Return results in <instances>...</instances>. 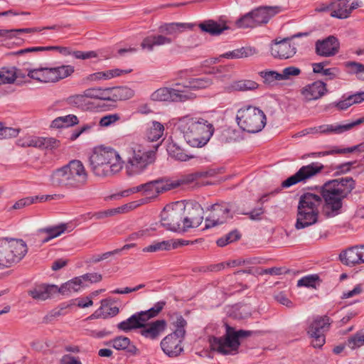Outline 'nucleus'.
Here are the masks:
<instances>
[{"instance_id": "58", "label": "nucleus", "mask_w": 364, "mask_h": 364, "mask_svg": "<svg viewBox=\"0 0 364 364\" xmlns=\"http://www.w3.org/2000/svg\"><path fill=\"white\" fill-rule=\"evenodd\" d=\"M301 73V70L294 66H289L282 70L281 74L282 80L290 78L291 76H297Z\"/></svg>"}, {"instance_id": "45", "label": "nucleus", "mask_w": 364, "mask_h": 364, "mask_svg": "<svg viewBox=\"0 0 364 364\" xmlns=\"http://www.w3.org/2000/svg\"><path fill=\"white\" fill-rule=\"evenodd\" d=\"M252 49L251 48H245L242 47L241 48L235 49L232 51L227 52L220 55L222 58H225L228 59H236L247 57L249 55H252Z\"/></svg>"}, {"instance_id": "61", "label": "nucleus", "mask_w": 364, "mask_h": 364, "mask_svg": "<svg viewBox=\"0 0 364 364\" xmlns=\"http://www.w3.org/2000/svg\"><path fill=\"white\" fill-rule=\"evenodd\" d=\"M361 147H364V144H360L351 147L345 148V149H334L333 154H347L352 153L355 151H358L360 152H364V149H361Z\"/></svg>"}, {"instance_id": "35", "label": "nucleus", "mask_w": 364, "mask_h": 364, "mask_svg": "<svg viewBox=\"0 0 364 364\" xmlns=\"http://www.w3.org/2000/svg\"><path fill=\"white\" fill-rule=\"evenodd\" d=\"M28 76L41 82H53L50 70L48 68L28 70Z\"/></svg>"}, {"instance_id": "31", "label": "nucleus", "mask_w": 364, "mask_h": 364, "mask_svg": "<svg viewBox=\"0 0 364 364\" xmlns=\"http://www.w3.org/2000/svg\"><path fill=\"white\" fill-rule=\"evenodd\" d=\"M330 324V318L328 316L317 317L311 323L308 330V334H324L328 330Z\"/></svg>"}, {"instance_id": "12", "label": "nucleus", "mask_w": 364, "mask_h": 364, "mask_svg": "<svg viewBox=\"0 0 364 364\" xmlns=\"http://www.w3.org/2000/svg\"><path fill=\"white\" fill-rule=\"evenodd\" d=\"M324 166L318 162H313L309 165L301 166L294 175L289 177L282 183V188H289L300 182H306L307 180L321 173Z\"/></svg>"}, {"instance_id": "21", "label": "nucleus", "mask_w": 364, "mask_h": 364, "mask_svg": "<svg viewBox=\"0 0 364 364\" xmlns=\"http://www.w3.org/2000/svg\"><path fill=\"white\" fill-rule=\"evenodd\" d=\"M167 322L164 319L156 320L141 328L140 334L146 338L155 340L165 331Z\"/></svg>"}, {"instance_id": "51", "label": "nucleus", "mask_w": 364, "mask_h": 364, "mask_svg": "<svg viewBox=\"0 0 364 364\" xmlns=\"http://www.w3.org/2000/svg\"><path fill=\"white\" fill-rule=\"evenodd\" d=\"M363 345L364 333H356L354 336L350 337L346 342V346L352 350L360 348Z\"/></svg>"}, {"instance_id": "29", "label": "nucleus", "mask_w": 364, "mask_h": 364, "mask_svg": "<svg viewBox=\"0 0 364 364\" xmlns=\"http://www.w3.org/2000/svg\"><path fill=\"white\" fill-rule=\"evenodd\" d=\"M169 320L171 324L173 326L174 331L172 333L178 336V338H184L186 335V327L187 322L183 316L177 312L169 314Z\"/></svg>"}, {"instance_id": "59", "label": "nucleus", "mask_w": 364, "mask_h": 364, "mask_svg": "<svg viewBox=\"0 0 364 364\" xmlns=\"http://www.w3.org/2000/svg\"><path fill=\"white\" fill-rule=\"evenodd\" d=\"M364 122V117H361L351 123L346 124H337V130L338 132V134H341L344 132L348 131L353 127L359 125Z\"/></svg>"}, {"instance_id": "28", "label": "nucleus", "mask_w": 364, "mask_h": 364, "mask_svg": "<svg viewBox=\"0 0 364 364\" xmlns=\"http://www.w3.org/2000/svg\"><path fill=\"white\" fill-rule=\"evenodd\" d=\"M258 87L259 85L255 81L243 79L232 82L229 85L225 87V90L228 92L235 91L247 92L255 90Z\"/></svg>"}, {"instance_id": "13", "label": "nucleus", "mask_w": 364, "mask_h": 364, "mask_svg": "<svg viewBox=\"0 0 364 364\" xmlns=\"http://www.w3.org/2000/svg\"><path fill=\"white\" fill-rule=\"evenodd\" d=\"M208 210H210V214L205 220V229L222 225L231 218L230 209L227 204H213Z\"/></svg>"}, {"instance_id": "1", "label": "nucleus", "mask_w": 364, "mask_h": 364, "mask_svg": "<svg viewBox=\"0 0 364 364\" xmlns=\"http://www.w3.org/2000/svg\"><path fill=\"white\" fill-rule=\"evenodd\" d=\"M355 188V181L352 177L329 180L321 187V196L310 192L303 193L299 197L298 206L319 211L323 204V215L332 218L343 213L344 200Z\"/></svg>"}, {"instance_id": "50", "label": "nucleus", "mask_w": 364, "mask_h": 364, "mask_svg": "<svg viewBox=\"0 0 364 364\" xmlns=\"http://www.w3.org/2000/svg\"><path fill=\"white\" fill-rule=\"evenodd\" d=\"M38 144H41V146H38V149H53L59 146L60 141L52 137H38Z\"/></svg>"}, {"instance_id": "7", "label": "nucleus", "mask_w": 364, "mask_h": 364, "mask_svg": "<svg viewBox=\"0 0 364 364\" xmlns=\"http://www.w3.org/2000/svg\"><path fill=\"white\" fill-rule=\"evenodd\" d=\"M27 252V245L23 240L0 238V269L18 263Z\"/></svg>"}, {"instance_id": "3", "label": "nucleus", "mask_w": 364, "mask_h": 364, "mask_svg": "<svg viewBox=\"0 0 364 364\" xmlns=\"http://www.w3.org/2000/svg\"><path fill=\"white\" fill-rule=\"evenodd\" d=\"M178 129L187 144L193 147H203L214 133V127L208 120L196 115L187 114L179 118Z\"/></svg>"}, {"instance_id": "6", "label": "nucleus", "mask_w": 364, "mask_h": 364, "mask_svg": "<svg viewBox=\"0 0 364 364\" xmlns=\"http://www.w3.org/2000/svg\"><path fill=\"white\" fill-rule=\"evenodd\" d=\"M252 333L245 330L235 331L234 328L226 324V333L224 336L210 338V348L223 355L234 354L240 346L239 339L250 336Z\"/></svg>"}, {"instance_id": "62", "label": "nucleus", "mask_w": 364, "mask_h": 364, "mask_svg": "<svg viewBox=\"0 0 364 364\" xmlns=\"http://www.w3.org/2000/svg\"><path fill=\"white\" fill-rule=\"evenodd\" d=\"M309 336L312 338L311 344L314 348H321L325 343V335L324 334H316V335H309Z\"/></svg>"}, {"instance_id": "16", "label": "nucleus", "mask_w": 364, "mask_h": 364, "mask_svg": "<svg viewBox=\"0 0 364 364\" xmlns=\"http://www.w3.org/2000/svg\"><path fill=\"white\" fill-rule=\"evenodd\" d=\"M301 95L304 102L316 100L328 92L326 84L321 80L308 84L301 90Z\"/></svg>"}, {"instance_id": "55", "label": "nucleus", "mask_w": 364, "mask_h": 364, "mask_svg": "<svg viewBox=\"0 0 364 364\" xmlns=\"http://www.w3.org/2000/svg\"><path fill=\"white\" fill-rule=\"evenodd\" d=\"M86 96L83 92L82 95H75L68 98V103L76 107H82L86 105Z\"/></svg>"}, {"instance_id": "60", "label": "nucleus", "mask_w": 364, "mask_h": 364, "mask_svg": "<svg viewBox=\"0 0 364 364\" xmlns=\"http://www.w3.org/2000/svg\"><path fill=\"white\" fill-rule=\"evenodd\" d=\"M1 139L16 137L19 133L18 129L8 127L3 125Z\"/></svg>"}, {"instance_id": "22", "label": "nucleus", "mask_w": 364, "mask_h": 364, "mask_svg": "<svg viewBox=\"0 0 364 364\" xmlns=\"http://www.w3.org/2000/svg\"><path fill=\"white\" fill-rule=\"evenodd\" d=\"M43 51L57 50L64 56L73 55L76 59L86 60L94 58L97 56L95 51H73L70 47L63 46H43Z\"/></svg>"}, {"instance_id": "27", "label": "nucleus", "mask_w": 364, "mask_h": 364, "mask_svg": "<svg viewBox=\"0 0 364 364\" xmlns=\"http://www.w3.org/2000/svg\"><path fill=\"white\" fill-rule=\"evenodd\" d=\"M58 287L56 285L42 284L36 287L29 291V294L35 299L46 300L53 294L58 293Z\"/></svg>"}, {"instance_id": "63", "label": "nucleus", "mask_w": 364, "mask_h": 364, "mask_svg": "<svg viewBox=\"0 0 364 364\" xmlns=\"http://www.w3.org/2000/svg\"><path fill=\"white\" fill-rule=\"evenodd\" d=\"M139 312H140V314H141V315L142 316V318H143V320H144L145 323H146V322L149 319L156 317L159 315V314L153 307L150 308L148 310L141 311Z\"/></svg>"}, {"instance_id": "19", "label": "nucleus", "mask_w": 364, "mask_h": 364, "mask_svg": "<svg viewBox=\"0 0 364 364\" xmlns=\"http://www.w3.org/2000/svg\"><path fill=\"white\" fill-rule=\"evenodd\" d=\"M183 339V338L170 333L161 341V349L169 357L178 356L183 350L181 346Z\"/></svg>"}, {"instance_id": "39", "label": "nucleus", "mask_w": 364, "mask_h": 364, "mask_svg": "<svg viewBox=\"0 0 364 364\" xmlns=\"http://www.w3.org/2000/svg\"><path fill=\"white\" fill-rule=\"evenodd\" d=\"M102 306L100 309L97 310L90 318H100L103 317L104 318L108 316H114L119 313V308L117 306H109V303L107 300H102L101 301Z\"/></svg>"}, {"instance_id": "25", "label": "nucleus", "mask_w": 364, "mask_h": 364, "mask_svg": "<svg viewBox=\"0 0 364 364\" xmlns=\"http://www.w3.org/2000/svg\"><path fill=\"white\" fill-rule=\"evenodd\" d=\"M145 323L142 318L140 312H136L129 317L127 319L119 323L117 328L124 332H129L134 329L144 327Z\"/></svg>"}, {"instance_id": "8", "label": "nucleus", "mask_w": 364, "mask_h": 364, "mask_svg": "<svg viewBox=\"0 0 364 364\" xmlns=\"http://www.w3.org/2000/svg\"><path fill=\"white\" fill-rule=\"evenodd\" d=\"M236 120L240 128L249 133L262 131L267 122L264 112L252 105L240 108L237 112Z\"/></svg>"}, {"instance_id": "15", "label": "nucleus", "mask_w": 364, "mask_h": 364, "mask_svg": "<svg viewBox=\"0 0 364 364\" xmlns=\"http://www.w3.org/2000/svg\"><path fill=\"white\" fill-rule=\"evenodd\" d=\"M340 43L337 38L329 36L323 40H318L315 43L316 53L322 57H331L339 51Z\"/></svg>"}, {"instance_id": "47", "label": "nucleus", "mask_w": 364, "mask_h": 364, "mask_svg": "<svg viewBox=\"0 0 364 364\" xmlns=\"http://www.w3.org/2000/svg\"><path fill=\"white\" fill-rule=\"evenodd\" d=\"M171 250V241L164 240L161 242H156L153 244L144 247L142 251L144 252H154L159 250Z\"/></svg>"}, {"instance_id": "17", "label": "nucleus", "mask_w": 364, "mask_h": 364, "mask_svg": "<svg viewBox=\"0 0 364 364\" xmlns=\"http://www.w3.org/2000/svg\"><path fill=\"white\" fill-rule=\"evenodd\" d=\"M319 211L306 209L297 205L295 228L301 230L316 224L318 220Z\"/></svg>"}, {"instance_id": "32", "label": "nucleus", "mask_w": 364, "mask_h": 364, "mask_svg": "<svg viewBox=\"0 0 364 364\" xmlns=\"http://www.w3.org/2000/svg\"><path fill=\"white\" fill-rule=\"evenodd\" d=\"M198 26L202 31L211 36H219L224 31L229 29V27L225 23H219L213 20L204 21Z\"/></svg>"}, {"instance_id": "41", "label": "nucleus", "mask_w": 364, "mask_h": 364, "mask_svg": "<svg viewBox=\"0 0 364 364\" xmlns=\"http://www.w3.org/2000/svg\"><path fill=\"white\" fill-rule=\"evenodd\" d=\"M83 287L80 279L77 277L63 284L60 287H58V293L63 295H69L72 293L77 292Z\"/></svg>"}, {"instance_id": "24", "label": "nucleus", "mask_w": 364, "mask_h": 364, "mask_svg": "<svg viewBox=\"0 0 364 364\" xmlns=\"http://www.w3.org/2000/svg\"><path fill=\"white\" fill-rule=\"evenodd\" d=\"M173 184L164 182L161 179L154 180L144 183V193L151 196H156L159 193L173 188Z\"/></svg>"}, {"instance_id": "36", "label": "nucleus", "mask_w": 364, "mask_h": 364, "mask_svg": "<svg viewBox=\"0 0 364 364\" xmlns=\"http://www.w3.org/2000/svg\"><path fill=\"white\" fill-rule=\"evenodd\" d=\"M348 2L331 1V16L339 19H345L349 17Z\"/></svg>"}, {"instance_id": "33", "label": "nucleus", "mask_w": 364, "mask_h": 364, "mask_svg": "<svg viewBox=\"0 0 364 364\" xmlns=\"http://www.w3.org/2000/svg\"><path fill=\"white\" fill-rule=\"evenodd\" d=\"M166 151L171 158L178 161H186L193 158L192 156L188 155L184 150L173 140L167 144Z\"/></svg>"}, {"instance_id": "38", "label": "nucleus", "mask_w": 364, "mask_h": 364, "mask_svg": "<svg viewBox=\"0 0 364 364\" xmlns=\"http://www.w3.org/2000/svg\"><path fill=\"white\" fill-rule=\"evenodd\" d=\"M213 83V79L208 76L199 78H192L188 81L187 85L183 89L191 90H202L209 87Z\"/></svg>"}, {"instance_id": "11", "label": "nucleus", "mask_w": 364, "mask_h": 364, "mask_svg": "<svg viewBox=\"0 0 364 364\" xmlns=\"http://www.w3.org/2000/svg\"><path fill=\"white\" fill-rule=\"evenodd\" d=\"M183 230L186 232L191 228H198L203 222L204 210L201 205L196 201L182 202Z\"/></svg>"}, {"instance_id": "20", "label": "nucleus", "mask_w": 364, "mask_h": 364, "mask_svg": "<svg viewBox=\"0 0 364 364\" xmlns=\"http://www.w3.org/2000/svg\"><path fill=\"white\" fill-rule=\"evenodd\" d=\"M282 11L281 6H260L252 11L257 26L267 23L274 15Z\"/></svg>"}, {"instance_id": "37", "label": "nucleus", "mask_w": 364, "mask_h": 364, "mask_svg": "<svg viewBox=\"0 0 364 364\" xmlns=\"http://www.w3.org/2000/svg\"><path fill=\"white\" fill-rule=\"evenodd\" d=\"M67 229L65 224H61L56 226L48 227L41 228L38 230L39 234H46L47 235L42 238V243H46L51 239L57 237L63 234Z\"/></svg>"}, {"instance_id": "2", "label": "nucleus", "mask_w": 364, "mask_h": 364, "mask_svg": "<svg viewBox=\"0 0 364 364\" xmlns=\"http://www.w3.org/2000/svg\"><path fill=\"white\" fill-rule=\"evenodd\" d=\"M88 173L80 160H71L68 164L54 170L50 176L53 186L67 190H80L88 182Z\"/></svg>"}, {"instance_id": "34", "label": "nucleus", "mask_w": 364, "mask_h": 364, "mask_svg": "<svg viewBox=\"0 0 364 364\" xmlns=\"http://www.w3.org/2000/svg\"><path fill=\"white\" fill-rule=\"evenodd\" d=\"M50 73L53 82L70 76L75 71L74 67L70 65H63L55 68H50Z\"/></svg>"}, {"instance_id": "52", "label": "nucleus", "mask_w": 364, "mask_h": 364, "mask_svg": "<svg viewBox=\"0 0 364 364\" xmlns=\"http://www.w3.org/2000/svg\"><path fill=\"white\" fill-rule=\"evenodd\" d=\"M38 136H26L24 138L18 139L17 141L18 145L21 147L33 146V147L38 148V146H41V144H38Z\"/></svg>"}, {"instance_id": "30", "label": "nucleus", "mask_w": 364, "mask_h": 364, "mask_svg": "<svg viewBox=\"0 0 364 364\" xmlns=\"http://www.w3.org/2000/svg\"><path fill=\"white\" fill-rule=\"evenodd\" d=\"M112 346L118 350H125L129 355L138 353L137 348L131 343L130 339L125 336H118L112 341Z\"/></svg>"}, {"instance_id": "43", "label": "nucleus", "mask_w": 364, "mask_h": 364, "mask_svg": "<svg viewBox=\"0 0 364 364\" xmlns=\"http://www.w3.org/2000/svg\"><path fill=\"white\" fill-rule=\"evenodd\" d=\"M164 131V125L159 122L154 121L151 126L147 129V139L151 141H157L163 136Z\"/></svg>"}, {"instance_id": "57", "label": "nucleus", "mask_w": 364, "mask_h": 364, "mask_svg": "<svg viewBox=\"0 0 364 364\" xmlns=\"http://www.w3.org/2000/svg\"><path fill=\"white\" fill-rule=\"evenodd\" d=\"M37 200H38V197H27L25 198H22L14 203L13 205L14 209H21L27 205H30L34 203Z\"/></svg>"}, {"instance_id": "48", "label": "nucleus", "mask_w": 364, "mask_h": 364, "mask_svg": "<svg viewBox=\"0 0 364 364\" xmlns=\"http://www.w3.org/2000/svg\"><path fill=\"white\" fill-rule=\"evenodd\" d=\"M237 27L242 28L257 27L252 11L246 14L236 21Z\"/></svg>"}, {"instance_id": "10", "label": "nucleus", "mask_w": 364, "mask_h": 364, "mask_svg": "<svg viewBox=\"0 0 364 364\" xmlns=\"http://www.w3.org/2000/svg\"><path fill=\"white\" fill-rule=\"evenodd\" d=\"M196 97L193 92L188 89H181L179 85L175 87H161L154 91L151 99L154 101H168L176 102H184L192 100Z\"/></svg>"}, {"instance_id": "54", "label": "nucleus", "mask_w": 364, "mask_h": 364, "mask_svg": "<svg viewBox=\"0 0 364 364\" xmlns=\"http://www.w3.org/2000/svg\"><path fill=\"white\" fill-rule=\"evenodd\" d=\"M80 279V282H82V287L86 286V282L90 283H96L99 282L102 280V275L100 274L94 272V273H87L82 276L78 277Z\"/></svg>"}, {"instance_id": "4", "label": "nucleus", "mask_w": 364, "mask_h": 364, "mask_svg": "<svg viewBox=\"0 0 364 364\" xmlns=\"http://www.w3.org/2000/svg\"><path fill=\"white\" fill-rule=\"evenodd\" d=\"M123 156V164L129 176L143 173L155 160L154 151H146L141 145L134 143L126 146Z\"/></svg>"}, {"instance_id": "9", "label": "nucleus", "mask_w": 364, "mask_h": 364, "mask_svg": "<svg viewBox=\"0 0 364 364\" xmlns=\"http://www.w3.org/2000/svg\"><path fill=\"white\" fill-rule=\"evenodd\" d=\"M182 201H177L164 207L161 213V225L176 232H186L183 230Z\"/></svg>"}, {"instance_id": "49", "label": "nucleus", "mask_w": 364, "mask_h": 364, "mask_svg": "<svg viewBox=\"0 0 364 364\" xmlns=\"http://www.w3.org/2000/svg\"><path fill=\"white\" fill-rule=\"evenodd\" d=\"M16 73L13 68H1L0 69V85L9 84L16 80Z\"/></svg>"}, {"instance_id": "53", "label": "nucleus", "mask_w": 364, "mask_h": 364, "mask_svg": "<svg viewBox=\"0 0 364 364\" xmlns=\"http://www.w3.org/2000/svg\"><path fill=\"white\" fill-rule=\"evenodd\" d=\"M120 119L119 114H109L102 117L99 122V124L102 127H107Z\"/></svg>"}, {"instance_id": "46", "label": "nucleus", "mask_w": 364, "mask_h": 364, "mask_svg": "<svg viewBox=\"0 0 364 364\" xmlns=\"http://www.w3.org/2000/svg\"><path fill=\"white\" fill-rule=\"evenodd\" d=\"M309 134H329L331 133L338 134L337 124H323L318 127H309Z\"/></svg>"}, {"instance_id": "18", "label": "nucleus", "mask_w": 364, "mask_h": 364, "mask_svg": "<svg viewBox=\"0 0 364 364\" xmlns=\"http://www.w3.org/2000/svg\"><path fill=\"white\" fill-rule=\"evenodd\" d=\"M296 48L289 43V38H284L279 41H275L271 47V54L274 58L287 59L294 55Z\"/></svg>"}, {"instance_id": "44", "label": "nucleus", "mask_w": 364, "mask_h": 364, "mask_svg": "<svg viewBox=\"0 0 364 364\" xmlns=\"http://www.w3.org/2000/svg\"><path fill=\"white\" fill-rule=\"evenodd\" d=\"M325 65L326 63L324 62L312 64L313 72L328 76L331 80L335 78L338 74V70L336 68H324Z\"/></svg>"}, {"instance_id": "40", "label": "nucleus", "mask_w": 364, "mask_h": 364, "mask_svg": "<svg viewBox=\"0 0 364 364\" xmlns=\"http://www.w3.org/2000/svg\"><path fill=\"white\" fill-rule=\"evenodd\" d=\"M110 91L112 92V100H127L134 96V91L127 86H119L111 87Z\"/></svg>"}, {"instance_id": "14", "label": "nucleus", "mask_w": 364, "mask_h": 364, "mask_svg": "<svg viewBox=\"0 0 364 364\" xmlns=\"http://www.w3.org/2000/svg\"><path fill=\"white\" fill-rule=\"evenodd\" d=\"M104 162L123 163L119 153L111 147L99 146L95 149L93 154L90 157V165L102 164Z\"/></svg>"}, {"instance_id": "5", "label": "nucleus", "mask_w": 364, "mask_h": 364, "mask_svg": "<svg viewBox=\"0 0 364 364\" xmlns=\"http://www.w3.org/2000/svg\"><path fill=\"white\" fill-rule=\"evenodd\" d=\"M193 25L188 23H164L159 28L161 34L150 35L144 38L141 43L143 49L151 52L154 50L155 46H162L170 45L173 42V38L167 36L176 38L185 30H191Z\"/></svg>"}, {"instance_id": "56", "label": "nucleus", "mask_w": 364, "mask_h": 364, "mask_svg": "<svg viewBox=\"0 0 364 364\" xmlns=\"http://www.w3.org/2000/svg\"><path fill=\"white\" fill-rule=\"evenodd\" d=\"M318 279L316 274L304 277L297 282L298 287H315L316 282Z\"/></svg>"}, {"instance_id": "26", "label": "nucleus", "mask_w": 364, "mask_h": 364, "mask_svg": "<svg viewBox=\"0 0 364 364\" xmlns=\"http://www.w3.org/2000/svg\"><path fill=\"white\" fill-rule=\"evenodd\" d=\"M358 246L353 247L343 251L339 255V258L343 264L347 266H354L362 263L361 256Z\"/></svg>"}, {"instance_id": "64", "label": "nucleus", "mask_w": 364, "mask_h": 364, "mask_svg": "<svg viewBox=\"0 0 364 364\" xmlns=\"http://www.w3.org/2000/svg\"><path fill=\"white\" fill-rule=\"evenodd\" d=\"M346 66L355 73H364V65L355 61L346 63Z\"/></svg>"}, {"instance_id": "23", "label": "nucleus", "mask_w": 364, "mask_h": 364, "mask_svg": "<svg viewBox=\"0 0 364 364\" xmlns=\"http://www.w3.org/2000/svg\"><path fill=\"white\" fill-rule=\"evenodd\" d=\"M90 167L96 176L108 177L119 173L123 167V163L104 162L98 166L97 164Z\"/></svg>"}, {"instance_id": "42", "label": "nucleus", "mask_w": 364, "mask_h": 364, "mask_svg": "<svg viewBox=\"0 0 364 364\" xmlns=\"http://www.w3.org/2000/svg\"><path fill=\"white\" fill-rule=\"evenodd\" d=\"M77 124H78L77 117L74 114H68L55 119L51 123V127L54 128H62L74 126Z\"/></svg>"}]
</instances>
